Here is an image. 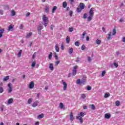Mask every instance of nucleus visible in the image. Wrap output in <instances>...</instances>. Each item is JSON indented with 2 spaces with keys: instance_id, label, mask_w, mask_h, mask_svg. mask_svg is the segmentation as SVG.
<instances>
[{
  "instance_id": "nucleus-1",
  "label": "nucleus",
  "mask_w": 125,
  "mask_h": 125,
  "mask_svg": "<svg viewBox=\"0 0 125 125\" xmlns=\"http://www.w3.org/2000/svg\"><path fill=\"white\" fill-rule=\"evenodd\" d=\"M84 7H85V5H84V3L82 2L80 3L79 6L77 8V12H82V10L84 9Z\"/></svg>"
},
{
  "instance_id": "nucleus-2",
  "label": "nucleus",
  "mask_w": 125,
  "mask_h": 125,
  "mask_svg": "<svg viewBox=\"0 0 125 125\" xmlns=\"http://www.w3.org/2000/svg\"><path fill=\"white\" fill-rule=\"evenodd\" d=\"M42 21L44 23V25L45 27H47V25L48 24V18L46 17L45 15H43L42 18Z\"/></svg>"
},
{
  "instance_id": "nucleus-3",
  "label": "nucleus",
  "mask_w": 125,
  "mask_h": 125,
  "mask_svg": "<svg viewBox=\"0 0 125 125\" xmlns=\"http://www.w3.org/2000/svg\"><path fill=\"white\" fill-rule=\"evenodd\" d=\"M62 82L63 85V90H66L67 89V87L68 86V85L67 84V83H66V82H65L63 80H62Z\"/></svg>"
},
{
  "instance_id": "nucleus-4",
  "label": "nucleus",
  "mask_w": 125,
  "mask_h": 125,
  "mask_svg": "<svg viewBox=\"0 0 125 125\" xmlns=\"http://www.w3.org/2000/svg\"><path fill=\"white\" fill-rule=\"evenodd\" d=\"M78 68V65H75L73 67V70L72 72V75L73 76H76V74H77V68Z\"/></svg>"
},
{
  "instance_id": "nucleus-5",
  "label": "nucleus",
  "mask_w": 125,
  "mask_h": 125,
  "mask_svg": "<svg viewBox=\"0 0 125 125\" xmlns=\"http://www.w3.org/2000/svg\"><path fill=\"white\" fill-rule=\"evenodd\" d=\"M43 28L42 27V26H38L37 27V30L38 32L39 35H42V30Z\"/></svg>"
},
{
  "instance_id": "nucleus-6",
  "label": "nucleus",
  "mask_w": 125,
  "mask_h": 125,
  "mask_svg": "<svg viewBox=\"0 0 125 125\" xmlns=\"http://www.w3.org/2000/svg\"><path fill=\"white\" fill-rule=\"evenodd\" d=\"M93 11H94V8H91L89 12V14L90 16H93V15H94V12Z\"/></svg>"
},
{
  "instance_id": "nucleus-7",
  "label": "nucleus",
  "mask_w": 125,
  "mask_h": 125,
  "mask_svg": "<svg viewBox=\"0 0 125 125\" xmlns=\"http://www.w3.org/2000/svg\"><path fill=\"white\" fill-rule=\"evenodd\" d=\"M8 86L9 87V88L8 89V93H10L12 92V85H11V83H9L8 84Z\"/></svg>"
},
{
  "instance_id": "nucleus-8",
  "label": "nucleus",
  "mask_w": 125,
  "mask_h": 125,
  "mask_svg": "<svg viewBox=\"0 0 125 125\" xmlns=\"http://www.w3.org/2000/svg\"><path fill=\"white\" fill-rule=\"evenodd\" d=\"M34 86H35V83H34V82H33V81L31 82L29 85V88L30 89H33V88H34Z\"/></svg>"
},
{
  "instance_id": "nucleus-9",
  "label": "nucleus",
  "mask_w": 125,
  "mask_h": 125,
  "mask_svg": "<svg viewBox=\"0 0 125 125\" xmlns=\"http://www.w3.org/2000/svg\"><path fill=\"white\" fill-rule=\"evenodd\" d=\"M76 119L79 120L81 124H83V117H80V116H76Z\"/></svg>"
},
{
  "instance_id": "nucleus-10",
  "label": "nucleus",
  "mask_w": 125,
  "mask_h": 125,
  "mask_svg": "<svg viewBox=\"0 0 125 125\" xmlns=\"http://www.w3.org/2000/svg\"><path fill=\"white\" fill-rule=\"evenodd\" d=\"M14 27V25H13L12 24H10L8 27V32L13 31Z\"/></svg>"
},
{
  "instance_id": "nucleus-11",
  "label": "nucleus",
  "mask_w": 125,
  "mask_h": 125,
  "mask_svg": "<svg viewBox=\"0 0 125 125\" xmlns=\"http://www.w3.org/2000/svg\"><path fill=\"white\" fill-rule=\"evenodd\" d=\"M86 113L85 112H80L79 114H78V116L80 117H84L85 116Z\"/></svg>"
},
{
  "instance_id": "nucleus-12",
  "label": "nucleus",
  "mask_w": 125,
  "mask_h": 125,
  "mask_svg": "<svg viewBox=\"0 0 125 125\" xmlns=\"http://www.w3.org/2000/svg\"><path fill=\"white\" fill-rule=\"evenodd\" d=\"M105 119H110L111 118V114L110 113H106L104 115Z\"/></svg>"
},
{
  "instance_id": "nucleus-13",
  "label": "nucleus",
  "mask_w": 125,
  "mask_h": 125,
  "mask_svg": "<svg viewBox=\"0 0 125 125\" xmlns=\"http://www.w3.org/2000/svg\"><path fill=\"white\" fill-rule=\"evenodd\" d=\"M49 68L51 71H53V70H54V67H53V64L52 63H50Z\"/></svg>"
},
{
  "instance_id": "nucleus-14",
  "label": "nucleus",
  "mask_w": 125,
  "mask_h": 125,
  "mask_svg": "<svg viewBox=\"0 0 125 125\" xmlns=\"http://www.w3.org/2000/svg\"><path fill=\"white\" fill-rule=\"evenodd\" d=\"M11 103H13V99L10 98L8 100L7 104L9 105V104H11Z\"/></svg>"
},
{
  "instance_id": "nucleus-15",
  "label": "nucleus",
  "mask_w": 125,
  "mask_h": 125,
  "mask_svg": "<svg viewBox=\"0 0 125 125\" xmlns=\"http://www.w3.org/2000/svg\"><path fill=\"white\" fill-rule=\"evenodd\" d=\"M86 83L85 77H83L81 80V83L84 84V83Z\"/></svg>"
},
{
  "instance_id": "nucleus-16",
  "label": "nucleus",
  "mask_w": 125,
  "mask_h": 125,
  "mask_svg": "<svg viewBox=\"0 0 125 125\" xmlns=\"http://www.w3.org/2000/svg\"><path fill=\"white\" fill-rule=\"evenodd\" d=\"M44 10H45V12H46V13L49 12V6H48V5L45 6Z\"/></svg>"
},
{
  "instance_id": "nucleus-17",
  "label": "nucleus",
  "mask_w": 125,
  "mask_h": 125,
  "mask_svg": "<svg viewBox=\"0 0 125 125\" xmlns=\"http://www.w3.org/2000/svg\"><path fill=\"white\" fill-rule=\"evenodd\" d=\"M38 104H39V101H37L35 102L32 104V107H37V106H38Z\"/></svg>"
},
{
  "instance_id": "nucleus-18",
  "label": "nucleus",
  "mask_w": 125,
  "mask_h": 125,
  "mask_svg": "<svg viewBox=\"0 0 125 125\" xmlns=\"http://www.w3.org/2000/svg\"><path fill=\"white\" fill-rule=\"evenodd\" d=\"M8 80H9V76H6L3 78V82H6Z\"/></svg>"
},
{
  "instance_id": "nucleus-19",
  "label": "nucleus",
  "mask_w": 125,
  "mask_h": 125,
  "mask_svg": "<svg viewBox=\"0 0 125 125\" xmlns=\"http://www.w3.org/2000/svg\"><path fill=\"white\" fill-rule=\"evenodd\" d=\"M32 35V32H29V33H27L26 37V39H29V38H30Z\"/></svg>"
},
{
  "instance_id": "nucleus-20",
  "label": "nucleus",
  "mask_w": 125,
  "mask_h": 125,
  "mask_svg": "<svg viewBox=\"0 0 125 125\" xmlns=\"http://www.w3.org/2000/svg\"><path fill=\"white\" fill-rule=\"evenodd\" d=\"M73 51H74V49L72 47H70L69 50L68 51L69 54H72V53H73Z\"/></svg>"
},
{
  "instance_id": "nucleus-21",
  "label": "nucleus",
  "mask_w": 125,
  "mask_h": 125,
  "mask_svg": "<svg viewBox=\"0 0 125 125\" xmlns=\"http://www.w3.org/2000/svg\"><path fill=\"white\" fill-rule=\"evenodd\" d=\"M70 121H74V115H73V113L71 112L70 114Z\"/></svg>"
},
{
  "instance_id": "nucleus-22",
  "label": "nucleus",
  "mask_w": 125,
  "mask_h": 125,
  "mask_svg": "<svg viewBox=\"0 0 125 125\" xmlns=\"http://www.w3.org/2000/svg\"><path fill=\"white\" fill-rule=\"evenodd\" d=\"M62 7H63V8H66V7H67V2L66 1L63 2Z\"/></svg>"
},
{
  "instance_id": "nucleus-23",
  "label": "nucleus",
  "mask_w": 125,
  "mask_h": 125,
  "mask_svg": "<svg viewBox=\"0 0 125 125\" xmlns=\"http://www.w3.org/2000/svg\"><path fill=\"white\" fill-rule=\"evenodd\" d=\"M55 49L57 52H59V47H58V44H56L55 45Z\"/></svg>"
},
{
  "instance_id": "nucleus-24",
  "label": "nucleus",
  "mask_w": 125,
  "mask_h": 125,
  "mask_svg": "<svg viewBox=\"0 0 125 125\" xmlns=\"http://www.w3.org/2000/svg\"><path fill=\"white\" fill-rule=\"evenodd\" d=\"M57 10V7L56 6H54L52 10V13H54L55 11Z\"/></svg>"
},
{
  "instance_id": "nucleus-25",
  "label": "nucleus",
  "mask_w": 125,
  "mask_h": 125,
  "mask_svg": "<svg viewBox=\"0 0 125 125\" xmlns=\"http://www.w3.org/2000/svg\"><path fill=\"white\" fill-rule=\"evenodd\" d=\"M43 117H44V115H43V114L42 113L38 116V119H42Z\"/></svg>"
},
{
  "instance_id": "nucleus-26",
  "label": "nucleus",
  "mask_w": 125,
  "mask_h": 125,
  "mask_svg": "<svg viewBox=\"0 0 125 125\" xmlns=\"http://www.w3.org/2000/svg\"><path fill=\"white\" fill-rule=\"evenodd\" d=\"M111 36H112V32H109L108 34V37H107V40H110L111 39Z\"/></svg>"
},
{
  "instance_id": "nucleus-27",
  "label": "nucleus",
  "mask_w": 125,
  "mask_h": 125,
  "mask_svg": "<svg viewBox=\"0 0 125 125\" xmlns=\"http://www.w3.org/2000/svg\"><path fill=\"white\" fill-rule=\"evenodd\" d=\"M81 97L83 99H84V98L86 97V95H85V94H81Z\"/></svg>"
},
{
  "instance_id": "nucleus-28",
  "label": "nucleus",
  "mask_w": 125,
  "mask_h": 125,
  "mask_svg": "<svg viewBox=\"0 0 125 125\" xmlns=\"http://www.w3.org/2000/svg\"><path fill=\"white\" fill-rule=\"evenodd\" d=\"M52 58V52H50L48 56V59L49 60H51Z\"/></svg>"
},
{
  "instance_id": "nucleus-29",
  "label": "nucleus",
  "mask_w": 125,
  "mask_h": 125,
  "mask_svg": "<svg viewBox=\"0 0 125 125\" xmlns=\"http://www.w3.org/2000/svg\"><path fill=\"white\" fill-rule=\"evenodd\" d=\"M117 34V30H116V28L113 29V32H112V35L115 36Z\"/></svg>"
},
{
  "instance_id": "nucleus-30",
  "label": "nucleus",
  "mask_w": 125,
  "mask_h": 125,
  "mask_svg": "<svg viewBox=\"0 0 125 125\" xmlns=\"http://www.w3.org/2000/svg\"><path fill=\"white\" fill-rule=\"evenodd\" d=\"M66 43H69V42H70V37L69 36L66 37Z\"/></svg>"
},
{
  "instance_id": "nucleus-31",
  "label": "nucleus",
  "mask_w": 125,
  "mask_h": 125,
  "mask_svg": "<svg viewBox=\"0 0 125 125\" xmlns=\"http://www.w3.org/2000/svg\"><path fill=\"white\" fill-rule=\"evenodd\" d=\"M101 40H100L99 39H97L96 41L97 44H100V43H101Z\"/></svg>"
},
{
  "instance_id": "nucleus-32",
  "label": "nucleus",
  "mask_w": 125,
  "mask_h": 125,
  "mask_svg": "<svg viewBox=\"0 0 125 125\" xmlns=\"http://www.w3.org/2000/svg\"><path fill=\"white\" fill-rule=\"evenodd\" d=\"M113 65L115 66V68H118V67H119V63L116 62H113Z\"/></svg>"
},
{
  "instance_id": "nucleus-33",
  "label": "nucleus",
  "mask_w": 125,
  "mask_h": 125,
  "mask_svg": "<svg viewBox=\"0 0 125 125\" xmlns=\"http://www.w3.org/2000/svg\"><path fill=\"white\" fill-rule=\"evenodd\" d=\"M32 102H33V99L32 98L28 99V100L27 101L28 104H31V103H32Z\"/></svg>"
},
{
  "instance_id": "nucleus-34",
  "label": "nucleus",
  "mask_w": 125,
  "mask_h": 125,
  "mask_svg": "<svg viewBox=\"0 0 125 125\" xmlns=\"http://www.w3.org/2000/svg\"><path fill=\"white\" fill-rule=\"evenodd\" d=\"M92 17H93V16L89 15L87 18L88 21H91V20H92Z\"/></svg>"
},
{
  "instance_id": "nucleus-35",
  "label": "nucleus",
  "mask_w": 125,
  "mask_h": 125,
  "mask_svg": "<svg viewBox=\"0 0 125 125\" xmlns=\"http://www.w3.org/2000/svg\"><path fill=\"white\" fill-rule=\"evenodd\" d=\"M76 83L77 84H81V83H82V81H81V79H78L76 81Z\"/></svg>"
},
{
  "instance_id": "nucleus-36",
  "label": "nucleus",
  "mask_w": 125,
  "mask_h": 125,
  "mask_svg": "<svg viewBox=\"0 0 125 125\" xmlns=\"http://www.w3.org/2000/svg\"><path fill=\"white\" fill-rule=\"evenodd\" d=\"M110 96V93H105L104 94V98H108V97H109Z\"/></svg>"
},
{
  "instance_id": "nucleus-37",
  "label": "nucleus",
  "mask_w": 125,
  "mask_h": 125,
  "mask_svg": "<svg viewBox=\"0 0 125 125\" xmlns=\"http://www.w3.org/2000/svg\"><path fill=\"white\" fill-rule=\"evenodd\" d=\"M120 103L119 101H116L115 102V105L116 106H120Z\"/></svg>"
},
{
  "instance_id": "nucleus-38",
  "label": "nucleus",
  "mask_w": 125,
  "mask_h": 125,
  "mask_svg": "<svg viewBox=\"0 0 125 125\" xmlns=\"http://www.w3.org/2000/svg\"><path fill=\"white\" fill-rule=\"evenodd\" d=\"M75 45H76V46H80V42L78 41L76 42H75Z\"/></svg>"
},
{
  "instance_id": "nucleus-39",
  "label": "nucleus",
  "mask_w": 125,
  "mask_h": 125,
  "mask_svg": "<svg viewBox=\"0 0 125 125\" xmlns=\"http://www.w3.org/2000/svg\"><path fill=\"white\" fill-rule=\"evenodd\" d=\"M37 63L36 61H34L32 63L31 66L32 67H35L36 66V63Z\"/></svg>"
},
{
  "instance_id": "nucleus-40",
  "label": "nucleus",
  "mask_w": 125,
  "mask_h": 125,
  "mask_svg": "<svg viewBox=\"0 0 125 125\" xmlns=\"http://www.w3.org/2000/svg\"><path fill=\"white\" fill-rule=\"evenodd\" d=\"M11 14H12V16H15V14H16V12H15V11L12 10L11 11Z\"/></svg>"
},
{
  "instance_id": "nucleus-41",
  "label": "nucleus",
  "mask_w": 125,
  "mask_h": 125,
  "mask_svg": "<svg viewBox=\"0 0 125 125\" xmlns=\"http://www.w3.org/2000/svg\"><path fill=\"white\" fill-rule=\"evenodd\" d=\"M60 107L61 109H63V107H64V104H63V103H61L60 104Z\"/></svg>"
},
{
  "instance_id": "nucleus-42",
  "label": "nucleus",
  "mask_w": 125,
  "mask_h": 125,
  "mask_svg": "<svg viewBox=\"0 0 125 125\" xmlns=\"http://www.w3.org/2000/svg\"><path fill=\"white\" fill-rule=\"evenodd\" d=\"M105 74H106V71L105 70L102 71V77H104V76H105Z\"/></svg>"
},
{
  "instance_id": "nucleus-43",
  "label": "nucleus",
  "mask_w": 125,
  "mask_h": 125,
  "mask_svg": "<svg viewBox=\"0 0 125 125\" xmlns=\"http://www.w3.org/2000/svg\"><path fill=\"white\" fill-rule=\"evenodd\" d=\"M55 58L56 60H58V56H57V54L56 53H54Z\"/></svg>"
},
{
  "instance_id": "nucleus-44",
  "label": "nucleus",
  "mask_w": 125,
  "mask_h": 125,
  "mask_svg": "<svg viewBox=\"0 0 125 125\" xmlns=\"http://www.w3.org/2000/svg\"><path fill=\"white\" fill-rule=\"evenodd\" d=\"M4 90H3V88H2V87H0V93H2V92H3Z\"/></svg>"
},
{
  "instance_id": "nucleus-45",
  "label": "nucleus",
  "mask_w": 125,
  "mask_h": 125,
  "mask_svg": "<svg viewBox=\"0 0 125 125\" xmlns=\"http://www.w3.org/2000/svg\"><path fill=\"white\" fill-rule=\"evenodd\" d=\"M21 53H22V50H20L18 53L19 57H21Z\"/></svg>"
},
{
  "instance_id": "nucleus-46",
  "label": "nucleus",
  "mask_w": 125,
  "mask_h": 125,
  "mask_svg": "<svg viewBox=\"0 0 125 125\" xmlns=\"http://www.w3.org/2000/svg\"><path fill=\"white\" fill-rule=\"evenodd\" d=\"M59 63H60V61L58 60L57 61L55 62V64L56 66H57V65H58V64H59Z\"/></svg>"
},
{
  "instance_id": "nucleus-47",
  "label": "nucleus",
  "mask_w": 125,
  "mask_h": 125,
  "mask_svg": "<svg viewBox=\"0 0 125 125\" xmlns=\"http://www.w3.org/2000/svg\"><path fill=\"white\" fill-rule=\"evenodd\" d=\"M91 109L92 110H95V105L94 104H91Z\"/></svg>"
},
{
  "instance_id": "nucleus-48",
  "label": "nucleus",
  "mask_w": 125,
  "mask_h": 125,
  "mask_svg": "<svg viewBox=\"0 0 125 125\" xmlns=\"http://www.w3.org/2000/svg\"><path fill=\"white\" fill-rule=\"evenodd\" d=\"M82 50H84L85 49V46L84 45H82L81 47Z\"/></svg>"
},
{
  "instance_id": "nucleus-49",
  "label": "nucleus",
  "mask_w": 125,
  "mask_h": 125,
  "mask_svg": "<svg viewBox=\"0 0 125 125\" xmlns=\"http://www.w3.org/2000/svg\"><path fill=\"white\" fill-rule=\"evenodd\" d=\"M19 28L20 30H22V29H23L24 28V26L23 25V24H20Z\"/></svg>"
},
{
  "instance_id": "nucleus-50",
  "label": "nucleus",
  "mask_w": 125,
  "mask_h": 125,
  "mask_svg": "<svg viewBox=\"0 0 125 125\" xmlns=\"http://www.w3.org/2000/svg\"><path fill=\"white\" fill-rule=\"evenodd\" d=\"M83 18L84 19H86V18H87V14H84L83 16Z\"/></svg>"
},
{
  "instance_id": "nucleus-51",
  "label": "nucleus",
  "mask_w": 125,
  "mask_h": 125,
  "mask_svg": "<svg viewBox=\"0 0 125 125\" xmlns=\"http://www.w3.org/2000/svg\"><path fill=\"white\" fill-rule=\"evenodd\" d=\"M74 31V28L73 27H69V32H73Z\"/></svg>"
},
{
  "instance_id": "nucleus-52",
  "label": "nucleus",
  "mask_w": 125,
  "mask_h": 125,
  "mask_svg": "<svg viewBox=\"0 0 125 125\" xmlns=\"http://www.w3.org/2000/svg\"><path fill=\"white\" fill-rule=\"evenodd\" d=\"M0 32H2V33H4V29L0 28Z\"/></svg>"
},
{
  "instance_id": "nucleus-53",
  "label": "nucleus",
  "mask_w": 125,
  "mask_h": 125,
  "mask_svg": "<svg viewBox=\"0 0 125 125\" xmlns=\"http://www.w3.org/2000/svg\"><path fill=\"white\" fill-rule=\"evenodd\" d=\"M88 62H90V61H91V58L88 57Z\"/></svg>"
},
{
  "instance_id": "nucleus-54",
  "label": "nucleus",
  "mask_w": 125,
  "mask_h": 125,
  "mask_svg": "<svg viewBox=\"0 0 125 125\" xmlns=\"http://www.w3.org/2000/svg\"><path fill=\"white\" fill-rule=\"evenodd\" d=\"M91 89V87L90 86H88L87 87V90H90Z\"/></svg>"
},
{
  "instance_id": "nucleus-55",
  "label": "nucleus",
  "mask_w": 125,
  "mask_h": 125,
  "mask_svg": "<svg viewBox=\"0 0 125 125\" xmlns=\"http://www.w3.org/2000/svg\"><path fill=\"white\" fill-rule=\"evenodd\" d=\"M80 60H81V59H80V58H77L76 62H79V61H80Z\"/></svg>"
},
{
  "instance_id": "nucleus-56",
  "label": "nucleus",
  "mask_w": 125,
  "mask_h": 125,
  "mask_svg": "<svg viewBox=\"0 0 125 125\" xmlns=\"http://www.w3.org/2000/svg\"><path fill=\"white\" fill-rule=\"evenodd\" d=\"M3 34V33L2 32H0V38H1L2 37V35Z\"/></svg>"
},
{
  "instance_id": "nucleus-57",
  "label": "nucleus",
  "mask_w": 125,
  "mask_h": 125,
  "mask_svg": "<svg viewBox=\"0 0 125 125\" xmlns=\"http://www.w3.org/2000/svg\"><path fill=\"white\" fill-rule=\"evenodd\" d=\"M54 27V26L53 25H51L50 29L51 30H53V28Z\"/></svg>"
},
{
  "instance_id": "nucleus-58",
  "label": "nucleus",
  "mask_w": 125,
  "mask_h": 125,
  "mask_svg": "<svg viewBox=\"0 0 125 125\" xmlns=\"http://www.w3.org/2000/svg\"><path fill=\"white\" fill-rule=\"evenodd\" d=\"M69 15L70 16H72V15H73V12L72 11H70Z\"/></svg>"
},
{
  "instance_id": "nucleus-59",
  "label": "nucleus",
  "mask_w": 125,
  "mask_h": 125,
  "mask_svg": "<svg viewBox=\"0 0 125 125\" xmlns=\"http://www.w3.org/2000/svg\"><path fill=\"white\" fill-rule=\"evenodd\" d=\"M0 14H1V15H2V14H3V11L0 10Z\"/></svg>"
},
{
  "instance_id": "nucleus-60",
  "label": "nucleus",
  "mask_w": 125,
  "mask_h": 125,
  "mask_svg": "<svg viewBox=\"0 0 125 125\" xmlns=\"http://www.w3.org/2000/svg\"><path fill=\"white\" fill-rule=\"evenodd\" d=\"M86 34V32L84 31L83 33V36L84 37V36H85V34Z\"/></svg>"
},
{
  "instance_id": "nucleus-61",
  "label": "nucleus",
  "mask_w": 125,
  "mask_h": 125,
  "mask_svg": "<svg viewBox=\"0 0 125 125\" xmlns=\"http://www.w3.org/2000/svg\"><path fill=\"white\" fill-rule=\"evenodd\" d=\"M83 108L84 110H86V109H87V106H86V105H84Z\"/></svg>"
},
{
  "instance_id": "nucleus-62",
  "label": "nucleus",
  "mask_w": 125,
  "mask_h": 125,
  "mask_svg": "<svg viewBox=\"0 0 125 125\" xmlns=\"http://www.w3.org/2000/svg\"><path fill=\"white\" fill-rule=\"evenodd\" d=\"M123 42H125V37L122 38Z\"/></svg>"
},
{
  "instance_id": "nucleus-63",
  "label": "nucleus",
  "mask_w": 125,
  "mask_h": 125,
  "mask_svg": "<svg viewBox=\"0 0 125 125\" xmlns=\"http://www.w3.org/2000/svg\"><path fill=\"white\" fill-rule=\"evenodd\" d=\"M40 123L39 122H37L35 123V125H39Z\"/></svg>"
},
{
  "instance_id": "nucleus-64",
  "label": "nucleus",
  "mask_w": 125,
  "mask_h": 125,
  "mask_svg": "<svg viewBox=\"0 0 125 125\" xmlns=\"http://www.w3.org/2000/svg\"><path fill=\"white\" fill-rule=\"evenodd\" d=\"M36 56V55L35 54V53L33 54V56H32V59H35V57Z\"/></svg>"
}]
</instances>
